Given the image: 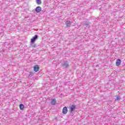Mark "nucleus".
<instances>
[{"mask_svg": "<svg viewBox=\"0 0 125 125\" xmlns=\"http://www.w3.org/2000/svg\"><path fill=\"white\" fill-rule=\"evenodd\" d=\"M76 110V105L72 104L70 107V114H74V112H75V110Z\"/></svg>", "mask_w": 125, "mask_h": 125, "instance_id": "obj_1", "label": "nucleus"}, {"mask_svg": "<svg viewBox=\"0 0 125 125\" xmlns=\"http://www.w3.org/2000/svg\"><path fill=\"white\" fill-rule=\"evenodd\" d=\"M39 38V36L38 35H35L31 39V42H35Z\"/></svg>", "mask_w": 125, "mask_h": 125, "instance_id": "obj_2", "label": "nucleus"}, {"mask_svg": "<svg viewBox=\"0 0 125 125\" xmlns=\"http://www.w3.org/2000/svg\"><path fill=\"white\" fill-rule=\"evenodd\" d=\"M35 11L37 13H40V12L42 11V7H41V6H37L35 9Z\"/></svg>", "mask_w": 125, "mask_h": 125, "instance_id": "obj_3", "label": "nucleus"}, {"mask_svg": "<svg viewBox=\"0 0 125 125\" xmlns=\"http://www.w3.org/2000/svg\"><path fill=\"white\" fill-rule=\"evenodd\" d=\"M34 70L35 72H38L40 70V66L39 65H36L34 66Z\"/></svg>", "mask_w": 125, "mask_h": 125, "instance_id": "obj_4", "label": "nucleus"}, {"mask_svg": "<svg viewBox=\"0 0 125 125\" xmlns=\"http://www.w3.org/2000/svg\"><path fill=\"white\" fill-rule=\"evenodd\" d=\"M30 46L32 47H34V48H36V47H38V45H37V44L35 43V42H31Z\"/></svg>", "mask_w": 125, "mask_h": 125, "instance_id": "obj_5", "label": "nucleus"}, {"mask_svg": "<svg viewBox=\"0 0 125 125\" xmlns=\"http://www.w3.org/2000/svg\"><path fill=\"white\" fill-rule=\"evenodd\" d=\"M62 113L64 114H67L68 113V109L66 106H64L62 109Z\"/></svg>", "mask_w": 125, "mask_h": 125, "instance_id": "obj_6", "label": "nucleus"}, {"mask_svg": "<svg viewBox=\"0 0 125 125\" xmlns=\"http://www.w3.org/2000/svg\"><path fill=\"white\" fill-rule=\"evenodd\" d=\"M83 26H85L86 28H89V21H85L83 23Z\"/></svg>", "mask_w": 125, "mask_h": 125, "instance_id": "obj_7", "label": "nucleus"}, {"mask_svg": "<svg viewBox=\"0 0 125 125\" xmlns=\"http://www.w3.org/2000/svg\"><path fill=\"white\" fill-rule=\"evenodd\" d=\"M62 65L64 68H67V67H69V64L67 63H62Z\"/></svg>", "mask_w": 125, "mask_h": 125, "instance_id": "obj_8", "label": "nucleus"}, {"mask_svg": "<svg viewBox=\"0 0 125 125\" xmlns=\"http://www.w3.org/2000/svg\"><path fill=\"white\" fill-rule=\"evenodd\" d=\"M20 110H21V111H23V110H24V108H25V106L23 104H20Z\"/></svg>", "mask_w": 125, "mask_h": 125, "instance_id": "obj_9", "label": "nucleus"}, {"mask_svg": "<svg viewBox=\"0 0 125 125\" xmlns=\"http://www.w3.org/2000/svg\"><path fill=\"white\" fill-rule=\"evenodd\" d=\"M66 27H70L71 26V21H66L65 22Z\"/></svg>", "mask_w": 125, "mask_h": 125, "instance_id": "obj_10", "label": "nucleus"}, {"mask_svg": "<svg viewBox=\"0 0 125 125\" xmlns=\"http://www.w3.org/2000/svg\"><path fill=\"white\" fill-rule=\"evenodd\" d=\"M56 103V100L55 99H53L51 101V104H52V105H55V104Z\"/></svg>", "mask_w": 125, "mask_h": 125, "instance_id": "obj_11", "label": "nucleus"}, {"mask_svg": "<svg viewBox=\"0 0 125 125\" xmlns=\"http://www.w3.org/2000/svg\"><path fill=\"white\" fill-rule=\"evenodd\" d=\"M36 3H37V4H42V0H36Z\"/></svg>", "mask_w": 125, "mask_h": 125, "instance_id": "obj_12", "label": "nucleus"}, {"mask_svg": "<svg viewBox=\"0 0 125 125\" xmlns=\"http://www.w3.org/2000/svg\"><path fill=\"white\" fill-rule=\"evenodd\" d=\"M121 62H122V61L121 60V59H118L117 60L116 63H121Z\"/></svg>", "mask_w": 125, "mask_h": 125, "instance_id": "obj_13", "label": "nucleus"}, {"mask_svg": "<svg viewBox=\"0 0 125 125\" xmlns=\"http://www.w3.org/2000/svg\"><path fill=\"white\" fill-rule=\"evenodd\" d=\"M93 68H96V67H99L98 64H96V63H94L93 65Z\"/></svg>", "mask_w": 125, "mask_h": 125, "instance_id": "obj_14", "label": "nucleus"}, {"mask_svg": "<svg viewBox=\"0 0 125 125\" xmlns=\"http://www.w3.org/2000/svg\"><path fill=\"white\" fill-rule=\"evenodd\" d=\"M116 100H117V101L121 100V97H120V96H117V97H116Z\"/></svg>", "mask_w": 125, "mask_h": 125, "instance_id": "obj_15", "label": "nucleus"}, {"mask_svg": "<svg viewBox=\"0 0 125 125\" xmlns=\"http://www.w3.org/2000/svg\"><path fill=\"white\" fill-rule=\"evenodd\" d=\"M116 66H119L121 65V63H116Z\"/></svg>", "mask_w": 125, "mask_h": 125, "instance_id": "obj_16", "label": "nucleus"}, {"mask_svg": "<svg viewBox=\"0 0 125 125\" xmlns=\"http://www.w3.org/2000/svg\"><path fill=\"white\" fill-rule=\"evenodd\" d=\"M33 76V74H32V73L30 72V74L29 75V77H31Z\"/></svg>", "mask_w": 125, "mask_h": 125, "instance_id": "obj_17", "label": "nucleus"}, {"mask_svg": "<svg viewBox=\"0 0 125 125\" xmlns=\"http://www.w3.org/2000/svg\"><path fill=\"white\" fill-rule=\"evenodd\" d=\"M123 66H125V63H123Z\"/></svg>", "mask_w": 125, "mask_h": 125, "instance_id": "obj_18", "label": "nucleus"}]
</instances>
